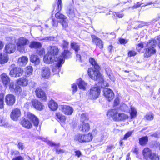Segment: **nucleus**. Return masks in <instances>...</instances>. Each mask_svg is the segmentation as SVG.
Returning <instances> with one entry per match:
<instances>
[{
  "label": "nucleus",
  "mask_w": 160,
  "mask_h": 160,
  "mask_svg": "<svg viewBox=\"0 0 160 160\" xmlns=\"http://www.w3.org/2000/svg\"><path fill=\"white\" fill-rule=\"evenodd\" d=\"M18 84L22 86H26L28 84V80L25 78H22L17 80Z\"/></svg>",
  "instance_id": "393cba45"
},
{
  "label": "nucleus",
  "mask_w": 160,
  "mask_h": 160,
  "mask_svg": "<svg viewBox=\"0 0 160 160\" xmlns=\"http://www.w3.org/2000/svg\"><path fill=\"white\" fill-rule=\"evenodd\" d=\"M57 62L56 64V66H57L56 67H55L52 69V71L53 72H54L55 73H56L58 72H59V71L61 69V66L59 68V67L58 66H57V65L58 63V62Z\"/></svg>",
  "instance_id": "3c124183"
},
{
  "label": "nucleus",
  "mask_w": 160,
  "mask_h": 160,
  "mask_svg": "<svg viewBox=\"0 0 160 160\" xmlns=\"http://www.w3.org/2000/svg\"><path fill=\"white\" fill-rule=\"evenodd\" d=\"M71 47L75 51L77 52L80 49L79 46L76 43L73 42L71 43Z\"/></svg>",
  "instance_id": "58836bf2"
},
{
  "label": "nucleus",
  "mask_w": 160,
  "mask_h": 160,
  "mask_svg": "<svg viewBox=\"0 0 160 160\" xmlns=\"http://www.w3.org/2000/svg\"><path fill=\"white\" fill-rule=\"evenodd\" d=\"M128 116L123 113H119L117 121H122L128 118Z\"/></svg>",
  "instance_id": "c9c22d12"
},
{
  "label": "nucleus",
  "mask_w": 160,
  "mask_h": 160,
  "mask_svg": "<svg viewBox=\"0 0 160 160\" xmlns=\"http://www.w3.org/2000/svg\"><path fill=\"white\" fill-rule=\"evenodd\" d=\"M54 38L52 37H46L43 38L42 40L46 41H52L54 40Z\"/></svg>",
  "instance_id": "680f3d73"
},
{
  "label": "nucleus",
  "mask_w": 160,
  "mask_h": 160,
  "mask_svg": "<svg viewBox=\"0 0 160 160\" xmlns=\"http://www.w3.org/2000/svg\"><path fill=\"white\" fill-rule=\"evenodd\" d=\"M103 92L104 96L109 101L113 98L114 94L112 90L108 88H104Z\"/></svg>",
  "instance_id": "1a4fd4ad"
},
{
  "label": "nucleus",
  "mask_w": 160,
  "mask_h": 160,
  "mask_svg": "<svg viewBox=\"0 0 160 160\" xmlns=\"http://www.w3.org/2000/svg\"><path fill=\"white\" fill-rule=\"evenodd\" d=\"M15 50V45L9 43L5 46L4 51L7 53L10 54L14 52Z\"/></svg>",
  "instance_id": "f8f14e48"
},
{
  "label": "nucleus",
  "mask_w": 160,
  "mask_h": 160,
  "mask_svg": "<svg viewBox=\"0 0 160 160\" xmlns=\"http://www.w3.org/2000/svg\"><path fill=\"white\" fill-rule=\"evenodd\" d=\"M5 101L7 105L12 106L15 102V97L13 94H8L5 96Z\"/></svg>",
  "instance_id": "0eeeda50"
},
{
  "label": "nucleus",
  "mask_w": 160,
  "mask_h": 160,
  "mask_svg": "<svg viewBox=\"0 0 160 160\" xmlns=\"http://www.w3.org/2000/svg\"><path fill=\"white\" fill-rule=\"evenodd\" d=\"M153 153L148 148H145L143 151V154L146 158H148L151 157Z\"/></svg>",
  "instance_id": "bb28decb"
},
{
  "label": "nucleus",
  "mask_w": 160,
  "mask_h": 160,
  "mask_svg": "<svg viewBox=\"0 0 160 160\" xmlns=\"http://www.w3.org/2000/svg\"><path fill=\"white\" fill-rule=\"evenodd\" d=\"M92 38L93 41L95 43V44L98 42L100 43H101V39L95 36L92 35Z\"/></svg>",
  "instance_id": "49530a36"
},
{
  "label": "nucleus",
  "mask_w": 160,
  "mask_h": 160,
  "mask_svg": "<svg viewBox=\"0 0 160 160\" xmlns=\"http://www.w3.org/2000/svg\"><path fill=\"white\" fill-rule=\"evenodd\" d=\"M41 76L44 79L48 78L51 75L50 69L48 67H43L41 71Z\"/></svg>",
  "instance_id": "4468645a"
},
{
  "label": "nucleus",
  "mask_w": 160,
  "mask_h": 160,
  "mask_svg": "<svg viewBox=\"0 0 160 160\" xmlns=\"http://www.w3.org/2000/svg\"><path fill=\"white\" fill-rule=\"evenodd\" d=\"M0 126L7 127L8 126V123L3 119V117L0 116Z\"/></svg>",
  "instance_id": "a19ab883"
},
{
  "label": "nucleus",
  "mask_w": 160,
  "mask_h": 160,
  "mask_svg": "<svg viewBox=\"0 0 160 160\" xmlns=\"http://www.w3.org/2000/svg\"><path fill=\"white\" fill-rule=\"evenodd\" d=\"M72 93L74 94L77 91L78 88L77 86L75 84H73L72 85Z\"/></svg>",
  "instance_id": "864d4df0"
},
{
  "label": "nucleus",
  "mask_w": 160,
  "mask_h": 160,
  "mask_svg": "<svg viewBox=\"0 0 160 160\" xmlns=\"http://www.w3.org/2000/svg\"><path fill=\"white\" fill-rule=\"evenodd\" d=\"M133 132V131H130L128 132L124 136L123 140H126L130 137Z\"/></svg>",
  "instance_id": "de8ad7c7"
},
{
  "label": "nucleus",
  "mask_w": 160,
  "mask_h": 160,
  "mask_svg": "<svg viewBox=\"0 0 160 160\" xmlns=\"http://www.w3.org/2000/svg\"><path fill=\"white\" fill-rule=\"evenodd\" d=\"M4 105V95L3 94H0V109H3Z\"/></svg>",
  "instance_id": "79ce46f5"
},
{
  "label": "nucleus",
  "mask_w": 160,
  "mask_h": 160,
  "mask_svg": "<svg viewBox=\"0 0 160 160\" xmlns=\"http://www.w3.org/2000/svg\"><path fill=\"white\" fill-rule=\"evenodd\" d=\"M119 103V100L118 97L116 98L114 101V106H117Z\"/></svg>",
  "instance_id": "e2e57ef3"
},
{
  "label": "nucleus",
  "mask_w": 160,
  "mask_h": 160,
  "mask_svg": "<svg viewBox=\"0 0 160 160\" xmlns=\"http://www.w3.org/2000/svg\"><path fill=\"white\" fill-rule=\"evenodd\" d=\"M84 142H87L91 141L93 137L92 134L89 133L88 134H84Z\"/></svg>",
  "instance_id": "7c9ffc66"
},
{
  "label": "nucleus",
  "mask_w": 160,
  "mask_h": 160,
  "mask_svg": "<svg viewBox=\"0 0 160 160\" xmlns=\"http://www.w3.org/2000/svg\"><path fill=\"white\" fill-rule=\"evenodd\" d=\"M21 115L20 110L18 108L13 109L10 114V117L13 120L17 121Z\"/></svg>",
  "instance_id": "6e6552de"
},
{
  "label": "nucleus",
  "mask_w": 160,
  "mask_h": 160,
  "mask_svg": "<svg viewBox=\"0 0 160 160\" xmlns=\"http://www.w3.org/2000/svg\"><path fill=\"white\" fill-rule=\"evenodd\" d=\"M32 105L34 108L39 110H41L44 108V105L39 101L36 99L32 101Z\"/></svg>",
  "instance_id": "dca6fc26"
},
{
  "label": "nucleus",
  "mask_w": 160,
  "mask_h": 160,
  "mask_svg": "<svg viewBox=\"0 0 160 160\" xmlns=\"http://www.w3.org/2000/svg\"><path fill=\"white\" fill-rule=\"evenodd\" d=\"M8 55L5 54H0V64H4L6 63L8 60Z\"/></svg>",
  "instance_id": "412c9836"
},
{
  "label": "nucleus",
  "mask_w": 160,
  "mask_h": 160,
  "mask_svg": "<svg viewBox=\"0 0 160 160\" xmlns=\"http://www.w3.org/2000/svg\"><path fill=\"white\" fill-rule=\"evenodd\" d=\"M137 54V52L131 50L128 52V56L129 57L134 56Z\"/></svg>",
  "instance_id": "5fc2aeb1"
},
{
  "label": "nucleus",
  "mask_w": 160,
  "mask_h": 160,
  "mask_svg": "<svg viewBox=\"0 0 160 160\" xmlns=\"http://www.w3.org/2000/svg\"><path fill=\"white\" fill-rule=\"evenodd\" d=\"M57 5L58 7L57 11L59 12L61 10L62 7L61 0H58Z\"/></svg>",
  "instance_id": "603ef678"
},
{
  "label": "nucleus",
  "mask_w": 160,
  "mask_h": 160,
  "mask_svg": "<svg viewBox=\"0 0 160 160\" xmlns=\"http://www.w3.org/2000/svg\"><path fill=\"white\" fill-rule=\"evenodd\" d=\"M88 117L85 114H82L81 115V120L82 122H84L86 120H88Z\"/></svg>",
  "instance_id": "8fccbe9b"
},
{
  "label": "nucleus",
  "mask_w": 160,
  "mask_h": 160,
  "mask_svg": "<svg viewBox=\"0 0 160 160\" xmlns=\"http://www.w3.org/2000/svg\"><path fill=\"white\" fill-rule=\"evenodd\" d=\"M9 87V90L12 92H20L21 89L20 87L18 85L14 84L13 82H10L8 85V87Z\"/></svg>",
  "instance_id": "9d476101"
},
{
  "label": "nucleus",
  "mask_w": 160,
  "mask_h": 160,
  "mask_svg": "<svg viewBox=\"0 0 160 160\" xmlns=\"http://www.w3.org/2000/svg\"><path fill=\"white\" fill-rule=\"evenodd\" d=\"M21 123L23 126L27 129H30L32 126V124L27 119L24 118L21 121Z\"/></svg>",
  "instance_id": "4be33fe9"
},
{
  "label": "nucleus",
  "mask_w": 160,
  "mask_h": 160,
  "mask_svg": "<svg viewBox=\"0 0 160 160\" xmlns=\"http://www.w3.org/2000/svg\"><path fill=\"white\" fill-rule=\"evenodd\" d=\"M60 109L62 112L67 115H71L73 111V109L72 107L68 106H61Z\"/></svg>",
  "instance_id": "9b49d317"
},
{
  "label": "nucleus",
  "mask_w": 160,
  "mask_h": 160,
  "mask_svg": "<svg viewBox=\"0 0 160 160\" xmlns=\"http://www.w3.org/2000/svg\"><path fill=\"white\" fill-rule=\"evenodd\" d=\"M157 44V42L155 40H150L148 43L147 47H148V52L145 54V56L147 57H150L152 54L155 53L156 50L154 49Z\"/></svg>",
  "instance_id": "20e7f679"
},
{
  "label": "nucleus",
  "mask_w": 160,
  "mask_h": 160,
  "mask_svg": "<svg viewBox=\"0 0 160 160\" xmlns=\"http://www.w3.org/2000/svg\"><path fill=\"white\" fill-rule=\"evenodd\" d=\"M128 108L127 106L124 103H122L121 104L120 109L122 111H125Z\"/></svg>",
  "instance_id": "6e6d98bb"
},
{
  "label": "nucleus",
  "mask_w": 160,
  "mask_h": 160,
  "mask_svg": "<svg viewBox=\"0 0 160 160\" xmlns=\"http://www.w3.org/2000/svg\"><path fill=\"white\" fill-rule=\"evenodd\" d=\"M148 142V138L147 136L143 137L139 139V143L142 146H145Z\"/></svg>",
  "instance_id": "72a5a7b5"
},
{
  "label": "nucleus",
  "mask_w": 160,
  "mask_h": 160,
  "mask_svg": "<svg viewBox=\"0 0 160 160\" xmlns=\"http://www.w3.org/2000/svg\"><path fill=\"white\" fill-rule=\"evenodd\" d=\"M17 146L19 150H22L24 148V146L23 143L21 142L18 143Z\"/></svg>",
  "instance_id": "13d9d810"
},
{
  "label": "nucleus",
  "mask_w": 160,
  "mask_h": 160,
  "mask_svg": "<svg viewBox=\"0 0 160 160\" xmlns=\"http://www.w3.org/2000/svg\"><path fill=\"white\" fill-rule=\"evenodd\" d=\"M36 93L37 96L41 98L42 99L46 100V95L44 92L41 89H37L36 90Z\"/></svg>",
  "instance_id": "a211bd4d"
},
{
  "label": "nucleus",
  "mask_w": 160,
  "mask_h": 160,
  "mask_svg": "<svg viewBox=\"0 0 160 160\" xmlns=\"http://www.w3.org/2000/svg\"><path fill=\"white\" fill-rule=\"evenodd\" d=\"M55 16L57 18L59 19V21H62V20L67 18V17L65 16L59 12L55 14Z\"/></svg>",
  "instance_id": "ea45409f"
},
{
  "label": "nucleus",
  "mask_w": 160,
  "mask_h": 160,
  "mask_svg": "<svg viewBox=\"0 0 160 160\" xmlns=\"http://www.w3.org/2000/svg\"><path fill=\"white\" fill-rule=\"evenodd\" d=\"M49 108L52 111L56 110L58 108V104L53 100H51L48 103Z\"/></svg>",
  "instance_id": "a878e982"
},
{
  "label": "nucleus",
  "mask_w": 160,
  "mask_h": 160,
  "mask_svg": "<svg viewBox=\"0 0 160 160\" xmlns=\"http://www.w3.org/2000/svg\"><path fill=\"white\" fill-rule=\"evenodd\" d=\"M114 148V147L113 145H111L108 146L106 149V151L108 152H111L112 149Z\"/></svg>",
  "instance_id": "4d7b16f0"
},
{
  "label": "nucleus",
  "mask_w": 160,
  "mask_h": 160,
  "mask_svg": "<svg viewBox=\"0 0 160 160\" xmlns=\"http://www.w3.org/2000/svg\"><path fill=\"white\" fill-rule=\"evenodd\" d=\"M101 76L102 78V80H101V79H99V78H98L97 80H94L95 81H97L99 83H101V86L102 88H105L106 86H108V84L106 81H104L103 77L101 74Z\"/></svg>",
  "instance_id": "2f4dec72"
},
{
  "label": "nucleus",
  "mask_w": 160,
  "mask_h": 160,
  "mask_svg": "<svg viewBox=\"0 0 160 160\" xmlns=\"http://www.w3.org/2000/svg\"><path fill=\"white\" fill-rule=\"evenodd\" d=\"M107 75L108 76L110 79L112 81L114 82L115 81V78L114 76L112 75L111 71L109 69H107L106 70Z\"/></svg>",
  "instance_id": "e433bc0d"
},
{
  "label": "nucleus",
  "mask_w": 160,
  "mask_h": 160,
  "mask_svg": "<svg viewBox=\"0 0 160 160\" xmlns=\"http://www.w3.org/2000/svg\"><path fill=\"white\" fill-rule=\"evenodd\" d=\"M89 61L94 67V68H90L88 69V74L89 77L93 80H97L98 78L102 80L101 74L99 70L100 67L97 63V61L92 58H90Z\"/></svg>",
  "instance_id": "f03ea898"
},
{
  "label": "nucleus",
  "mask_w": 160,
  "mask_h": 160,
  "mask_svg": "<svg viewBox=\"0 0 160 160\" xmlns=\"http://www.w3.org/2000/svg\"><path fill=\"white\" fill-rule=\"evenodd\" d=\"M28 60V58L27 56H22L18 58V62L20 65L25 66L27 64Z\"/></svg>",
  "instance_id": "6ab92c4d"
},
{
  "label": "nucleus",
  "mask_w": 160,
  "mask_h": 160,
  "mask_svg": "<svg viewBox=\"0 0 160 160\" xmlns=\"http://www.w3.org/2000/svg\"><path fill=\"white\" fill-rule=\"evenodd\" d=\"M142 4V3L140 4L139 2H138L136 4H134V5L132 7V8L133 9H136L140 7Z\"/></svg>",
  "instance_id": "bf43d9fd"
},
{
  "label": "nucleus",
  "mask_w": 160,
  "mask_h": 160,
  "mask_svg": "<svg viewBox=\"0 0 160 160\" xmlns=\"http://www.w3.org/2000/svg\"><path fill=\"white\" fill-rule=\"evenodd\" d=\"M131 119L135 118L137 116V111L136 109L133 107L131 106L129 111Z\"/></svg>",
  "instance_id": "c85d7f7f"
},
{
  "label": "nucleus",
  "mask_w": 160,
  "mask_h": 160,
  "mask_svg": "<svg viewBox=\"0 0 160 160\" xmlns=\"http://www.w3.org/2000/svg\"><path fill=\"white\" fill-rule=\"evenodd\" d=\"M27 116L28 119L32 121L35 126L37 127L38 125L39 120L35 116L31 113H29L28 114Z\"/></svg>",
  "instance_id": "f3484780"
},
{
  "label": "nucleus",
  "mask_w": 160,
  "mask_h": 160,
  "mask_svg": "<svg viewBox=\"0 0 160 160\" xmlns=\"http://www.w3.org/2000/svg\"><path fill=\"white\" fill-rule=\"evenodd\" d=\"M119 42L121 44H125L127 43L128 40H126L120 38L119 39Z\"/></svg>",
  "instance_id": "338daca9"
},
{
  "label": "nucleus",
  "mask_w": 160,
  "mask_h": 160,
  "mask_svg": "<svg viewBox=\"0 0 160 160\" xmlns=\"http://www.w3.org/2000/svg\"><path fill=\"white\" fill-rule=\"evenodd\" d=\"M71 54V53L69 51L65 50L62 54V56L59 57V58H63V59L69 58L70 57Z\"/></svg>",
  "instance_id": "c756f323"
},
{
  "label": "nucleus",
  "mask_w": 160,
  "mask_h": 160,
  "mask_svg": "<svg viewBox=\"0 0 160 160\" xmlns=\"http://www.w3.org/2000/svg\"><path fill=\"white\" fill-rule=\"evenodd\" d=\"M56 116L57 118L61 122H64L66 120L65 116L62 115L59 112H57L56 113Z\"/></svg>",
  "instance_id": "4c0bfd02"
},
{
  "label": "nucleus",
  "mask_w": 160,
  "mask_h": 160,
  "mask_svg": "<svg viewBox=\"0 0 160 160\" xmlns=\"http://www.w3.org/2000/svg\"><path fill=\"white\" fill-rule=\"evenodd\" d=\"M101 92L99 87L92 88L88 91V96L91 99H96L99 97Z\"/></svg>",
  "instance_id": "423d86ee"
},
{
  "label": "nucleus",
  "mask_w": 160,
  "mask_h": 160,
  "mask_svg": "<svg viewBox=\"0 0 160 160\" xmlns=\"http://www.w3.org/2000/svg\"><path fill=\"white\" fill-rule=\"evenodd\" d=\"M90 129V126L87 123L83 122L82 125V127L80 128V130L82 132H86L88 131Z\"/></svg>",
  "instance_id": "b1692460"
},
{
  "label": "nucleus",
  "mask_w": 160,
  "mask_h": 160,
  "mask_svg": "<svg viewBox=\"0 0 160 160\" xmlns=\"http://www.w3.org/2000/svg\"><path fill=\"white\" fill-rule=\"evenodd\" d=\"M11 153L12 155H17L19 154V152L18 151L12 150Z\"/></svg>",
  "instance_id": "0e129e2a"
},
{
  "label": "nucleus",
  "mask_w": 160,
  "mask_h": 160,
  "mask_svg": "<svg viewBox=\"0 0 160 160\" xmlns=\"http://www.w3.org/2000/svg\"><path fill=\"white\" fill-rule=\"evenodd\" d=\"M24 159L22 156H18L13 158L12 160H24Z\"/></svg>",
  "instance_id": "69168bd1"
},
{
  "label": "nucleus",
  "mask_w": 160,
  "mask_h": 160,
  "mask_svg": "<svg viewBox=\"0 0 160 160\" xmlns=\"http://www.w3.org/2000/svg\"><path fill=\"white\" fill-rule=\"evenodd\" d=\"M14 64H12L11 67L13 68L9 72L10 75L12 77H18L21 76L23 72V70L21 68L15 67Z\"/></svg>",
  "instance_id": "39448f33"
},
{
  "label": "nucleus",
  "mask_w": 160,
  "mask_h": 160,
  "mask_svg": "<svg viewBox=\"0 0 160 160\" xmlns=\"http://www.w3.org/2000/svg\"><path fill=\"white\" fill-rule=\"evenodd\" d=\"M42 45L41 44L38 42L35 41L31 42L29 45V47L31 48H38L41 47Z\"/></svg>",
  "instance_id": "cd10ccee"
},
{
  "label": "nucleus",
  "mask_w": 160,
  "mask_h": 160,
  "mask_svg": "<svg viewBox=\"0 0 160 160\" xmlns=\"http://www.w3.org/2000/svg\"><path fill=\"white\" fill-rule=\"evenodd\" d=\"M67 13L68 14L69 17L73 18L75 16L74 11L72 9H69L67 12Z\"/></svg>",
  "instance_id": "c03bdc74"
},
{
  "label": "nucleus",
  "mask_w": 160,
  "mask_h": 160,
  "mask_svg": "<svg viewBox=\"0 0 160 160\" xmlns=\"http://www.w3.org/2000/svg\"><path fill=\"white\" fill-rule=\"evenodd\" d=\"M149 158L152 160H159V159L158 155L154 153H152Z\"/></svg>",
  "instance_id": "09e8293b"
},
{
  "label": "nucleus",
  "mask_w": 160,
  "mask_h": 160,
  "mask_svg": "<svg viewBox=\"0 0 160 160\" xmlns=\"http://www.w3.org/2000/svg\"><path fill=\"white\" fill-rule=\"evenodd\" d=\"M47 142L48 144L52 146H58L59 145V144L55 143V142L50 141H47Z\"/></svg>",
  "instance_id": "052dcab7"
},
{
  "label": "nucleus",
  "mask_w": 160,
  "mask_h": 160,
  "mask_svg": "<svg viewBox=\"0 0 160 160\" xmlns=\"http://www.w3.org/2000/svg\"><path fill=\"white\" fill-rule=\"evenodd\" d=\"M84 134H78L76 135L74 138V140L80 142H84Z\"/></svg>",
  "instance_id": "473e14b6"
},
{
  "label": "nucleus",
  "mask_w": 160,
  "mask_h": 160,
  "mask_svg": "<svg viewBox=\"0 0 160 160\" xmlns=\"http://www.w3.org/2000/svg\"><path fill=\"white\" fill-rule=\"evenodd\" d=\"M1 78L4 86L7 88L9 83L10 82V78L6 74L3 73L1 75Z\"/></svg>",
  "instance_id": "2eb2a0df"
},
{
  "label": "nucleus",
  "mask_w": 160,
  "mask_h": 160,
  "mask_svg": "<svg viewBox=\"0 0 160 160\" xmlns=\"http://www.w3.org/2000/svg\"><path fill=\"white\" fill-rule=\"evenodd\" d=\"M29 43V40L25 37H21L16 40L17 50L23 53L25 51V46Z\"/></svg>",
  "instance_id": "7ed1b4c3"
},
{
  "label": "nucleus",
  "mask_w": 160,
  "mask_h": 160,
  "mask_svg": "<svg viewBox=\"0 0 160 160\" xmlns=\"http://www.w3.org/2000/svg\"><path fill=\"white\" fill-rule=\"evenodd\" d=\"M77 83L80 89L85 90L87 86V83L81 79L79 78L77 81Z\"/></svg>",
  "instance_id": "aec40b11"
},
{
  "label": "nucleus",
  "mask_w": 160,
  "mask_h": 160,
  "mask_svg": "<svg viewBox=\"0 0 160 160\" xmlns=\"http://www.w3.org/2000/svg\"><path fill=\"white\" fill-rule=\"evenodd\" d=\"M59 52V49L57 46H50L48 48L47 53L44 57V61L46 63H50L54 61L58 62L57 66L59 67L64 62L63 58H57V56Z\"/></svg>",
  "instance_id": "f257e3e1"
},
{
  "label": "nucleus",
  "mask_w": 160,
  "mask_h": 160,
  "mask_svg": "<svg viewBox=\"0 0 160 160\" xmlns=\"http://www.w3.org/2000/svg\"><path fill=\"white\" fill-rule=\"evenodd\" d=\"M68 42L65 41H64L62 45V47L64 48H67L68 47Z\"/></svg>",
  "instance_id": "774afa93"
},
{
  "label": "nucleus",
  "mask_w": 160,
  "mask_h": 160,
  "mask_svg": "<svg viewBox=\"0 0 160 160\" xmlns=\"http://www.w3.org/2000/svg\"><path fill=\"white\" fill-rule=\"evenodd\" d=\"M118 114L117 109H112L108 111L107 115L111 117L114 121H117Z\"/></svg>",
  "instance_id": "ddd939ff"
},
{
  "label": "nucleus",
  "mask_w": 160,
  "mask_h": 160,
  "mask_svg": "<svg viewBox=\"0 0 160 160\" xmlns=\"http://www.w3.org/2000/svg\"><path fill=\"white\" fill-rule=\"evenodd\" d=\"M145 118L147 120L151 121L153 119L154 115L150 113L146 114Z\"/></svg>",
  "instance_id": "a18cd8bd"
},
{
  "label": "nucleus",
  "mask_w": 160,
  "mask_h": 160,
  "mask_svg": "<svg viewBox=\"0 0 160 160\" xmlns=\"http://www.w3.org/2000/svg\"><path fill=\"white\" fill-rule=\"evenodd\" d=\"M58 22L61 24L63 27L66 28L68 27V22L67 18L62 20V21H59Z\"/></svg>",
  "instance_id": "37998d69"
},
{
  "label": "nucleus",
  "mask_w": 160,
  "mask_h": 160,
  "mask_svg": "<svg viewBox=\"0 0 160 160\" xmlns=\"http://www.w3.org/2000/svg\"><path fill=\"white\" fill-rule=\"evenodd\" d=\"M30 61L34 63L36 65L38 64L40 62V59L36 55L32 54L30 58Z\"/></svg>",
  "instance_id": "5701e85b"
},
{
  "label": "nucleus",
  "mask_w": 160,
  "mask_h": 160,
  "mask_svg": "<svg viewBox=\"0 0 160 160\" xmlns=\"http://www.w3.org/2000/svg\"><path fill=\"white\" fill-rule=\"evenodd\" d=\"M25 74L26 77L32 74V66H29L27 67L25 69Z\"/></svg>",
  "instance_id": "f704fd0d"
}]
</instances>
